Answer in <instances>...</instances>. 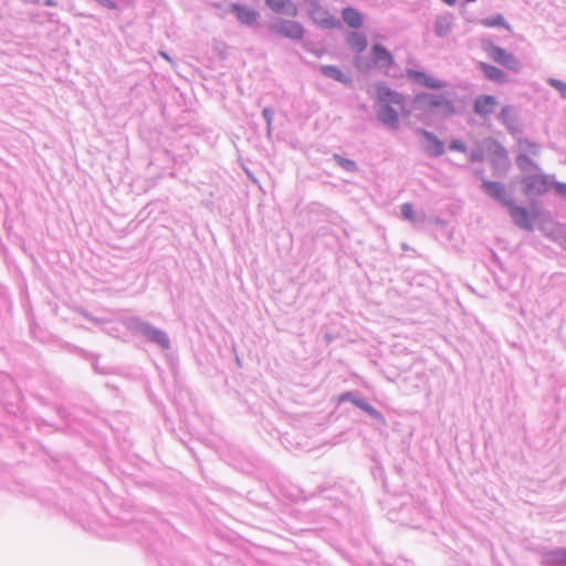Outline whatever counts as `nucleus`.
Segmentation results:
<instances>
[{
  "label": "nucleus",
  "mask_w": 566,
  "mask_h": 566,
  "mask_svg": "<svg viewBox=\"0 0 566 566\" xmlns=\"http://www.w3.org/2000/svg\"><path fill=\"white\" fill-rule=\"evenodd\" d=\"M119 322L133 335L143 337L148 343L158 346L161 350L170 349L171 343L168 334L142 317L136 315L123 316L119 318Z\"/></svg>",
  "instance_id": "f257e3e1"
},
{
  "label": "nucleus",
  "mask_w": 566,
  "mask_h": 566,
  "mask_svg": "<svg viewBox=\"0 0 566 566\" xmlns=\"http://www.w3.org/2000/svg\"><path fill=\"white\" fill-rule=\"evenodd\" d=\"M412 107L416 111L427 113L440 111L443 115H452L454 113V105L448 97L424 92L413 97Z\"/></svg>",
  "instance_id": "f03ea898"
},
{
  "label": "nucleus",
  "mask_w": 566,
  "mask_h": 566,
  "mask_svg": "<svg viewBox=\"0 0 566 566\" xmlns=\"http://www.w3.org/2000/svg\"><path fill=\"white\" fill-rule=\"evenodd\" d=\"M520 182L526 197H541L552 189L553 175L544 174L543 171L525 175L521 178Z\"/></svg>",
  "instance_id": "7ed1b4c3"
},
{
  "label": "nucleus",
  "mask_w": 566,
  "mask_h": 566,
  "mask_svg": "<svg viewBox=\"0 0 566 566\" xmlns=\"http://www.w3.org/2000/svg\"><path fill=\"white\" fill-rule=\"evenodd\" d=\"M482 50L492 61L510 71L518 72L522 67L520 60L513 53L496 45L492 41H482Z\"/></svg>",
  "instance_id": "20e7f679"
},
{
  "label": "nucleus",
  "mask_w": 566,
  "mask_h": 566,
  "mask_svg": "<svg viewBox=\"0 0 566 566\" xmlns=\"http://www.w3.org/2000/svg\"><path fill=\"white\" fill-rule=\"evenodd\" d=\"M307 13L310 19L323 29H339L340 21L329 13L321 0H307Z\"/></svg>",
  "instance_id": "39448f33"
},
{
  "label": "nucleus",
  "mask_w": 566,
  "mask_h": 566,
  "mask_svg": "<svg viewBox=\"0 0 566 566\" xmlns=\"http://www.w3.org/2000/svg\"><path fill=\"white\" fill-rule=\"evenodd\" d=\"M536 207H537V202H531V208L534 212L532 214L527 208L516 205L515 200L513 199L511 201V203H509L505 208L507 209V212H509L513 223L517 228L525 230V231H533L534 230V220L537 217Z\"/></svg>",
  "instance_id": "423d86ee"
},
{
  "label": "nucleus",
  "mask_w": 566,
  "mask_h": 566,
  "mask_svg": "<svg viewBox=\"0 0 566 566\" xmlns=\"http://www.w3.org/2000/svg\"><path fill=\"white\" fill-rule=\"evenodd\" d=\"M270 30L293 41L302 40L305 34V29L300 22L286 19H277L270 25Z\"/></svg>",
  "instance_id": "0eeeda50"
},
{
  "label": "nucleus",
  "mask_w": 566,
  "mask_h": 566,
  "mask_svg": "<svg viewBox=\"0 0 566 566\" xmlns=\"http://www.w3.org/2000/svg\"><path fill=\"white\" fill-rule=\"evenodd\" d=\"M481 189L482 191L500 203L502 207H506L513 200V197L506 191V187L504 184L500 181H492L485 178H481Z\"/></svg>",
  "instance_id": "6e6552de"
},
{
  "label": "nucleus",
  "mask_w": 566,
  "mask_h": 566,
  "mask_svg": "<svg viewBox=\"0 0 566 566\" xmlns=\"http://www.w3.org/2000/svg\"><path fill=\"white\" fill-rule=\"evenodd\" d=\"M340 401L352 402L355 407L365 411L370 418L376 420L379 424H386L384 415L379 410H377L374 406H371L369 402H367L364 398H361L357 392H355V391L344 392L340 396Z\"/></svg>",
  "instance_id": "1a4fd4ad"
},
{
  "label": "nucleus",
  "mask_w": 566,
  "mask_h": 566,
  "mask_svg": "<svg viewBox=\"0 0 566 566\" xmlns=\"http://www.w3.org/2000/svg\"><path fill=\"white\" fill-rule=\"evenodd\" d=\"M416 134L423 138V151L429 157H441L446 151L444 143L436 136L432 132H429L424 128H418Z\"/></svg>",
  "instance_id": "9d476101"
},
{
  "label": "nucleus",
  "mask_w": 566,
  "mask_h": 566,
  "mask_svg": "<svg viewBox=\"0 0 566 566\" xmlns=\"http://www.w3.org/2000/svg\"><path fill=\"white\" fill-rule=\"evenodd\" d=\"M407 77L413 81L416 84L430 90H441L447 85L444 81L437 80L423 71L413 69L407 70Z\"/></svg>",
  "instance_id": "9b49d317"
},
{
  "label": "nucleus",
  "mask_w": 566,
  "mask_h": 566,
  "mask_svg": "<svg viewBox=\"0 0 566 566\" xmlns=\"http://www.w3.org/2000/svg\"><path fill=\"white\" fill-rule=\"evenodd\" d=\"M375 90L378 105H400L403 102V97L400 93L391 90L382 82L377 83Z\"/></svg>",
  "instance_id": "f8f14e48"
},
{
  "label": "nucleus",
  "mask_w": 566,
  "mask_h": 566,
  "mask_svg": "<svg viewBox=\"0 0 566 566\" xmlns=\"http://www.w3.org/2000/svg\"><path fill=\"white\" fill-rule=\"evenodd\" d=\"M230 11L235 15L241 24L247 27H254L260 18L256 10L240 3H232L230 6Z\"/></svg>",
  "instance_id": "ddd939ff"
},
{
  "label": "nucleus",
  "mask_w": 566,
  "mask_h": 566,
  "mask_svg": "<svg viewBox=\"0 0 566 566\" xmlns=\"http://www.w3.org/2000/svg\"><path fill=\"white\" fill-rule=\"evenodd\" d=\"M370 55L374 64L378 67L388 70L395 63L391 52L380 43L373 44Z\"/></svg>",
  "instance_id": "4468645a"
},
{
  "label": "nucleus",
  "mask_w": 566,
  "mask_h": 566,
  "mask_svg": "<svg viewBox=\"0 0 566 566\" xmlns=\"http://www.w3.org/2000/svg\"><path fill=\"white\" fill-rule=\"evenodd\" d=\"M476 67L491 82L504 84L509 81V75L497 66L486 62H478Z\"/></svg>",
  "instance_id": "2eb2a0df"
},
{
  "label": "nucleus",
  "mask_w": 566,
  "mask_h": 566,
  "mask_svg": "<svg viewBox=\"0 0 566 566\" xmlns=\"http://www.w3.org/2000/svg\"><path fill=\"white\" fill-rule=\"evenodd\" d=\"M269 9L277 14L295 18L298 14L297 6L292 0H265Z\"/></svg>",
  "instance_id": "dca6fc26"
},
{
  "label": "nucleus",
  "mask_w": 566,
  "mask_h": 566,
  "mask_svg": "<svg viewBox=\"0 0 566 566\" xmlns=\"http://www.w3.org/2000/svg\"><path fill=\"white\" fill-rule=\"evenodd\" d=\"M497 99L493 95H481L474 99L473 109L481 117H486L494 113Z\"/></svg>",
  "instance_id": "f3484780"
},
{
  "label": "nucleus",
  "mask_w": 566,
  "mask_h": 566,
  "mask_svg": "<svg viewBox=\"0 0 566 566\" xmlns=\"http://www.w3.org/2000/svg\"><path fill=\"white\" fill-rule=\"evenodd\" d=\"M543 566H566V547H556L542 554Z\"/></svg>",
  "instance_id": "a211bd4d"
},
{
  "label": "nucleus",
  "mask_w": 566,
  "mask_h": 566,
  "mask_svg": "<svg viewBox=\"0 0 566 566\" xmlns=\"http://www.w3.org/2000/svg\"><path fill=\"white\" fill-rule=\"evenodd\" d=\"M377 118L384 125L397 128L399 124V114L391 105H379Z\"/></svg>",
  "instance_id": "6ab92c4d"
},
{
  "label": "nucleus",
  "mask_w": 566,
  "mask_h": 566,
  "mask_svg": "<svg viewBox=\"0 0 566 566\" xmlns=\"http://www.w3.org/2000/svg\"><path fill=\"white\" fill-rule=\"evenodd\" d=\"M319 72L334 81H337L344 85L350 86L353 84V78L343 73L342 70L338 66L335 65H321Z\"/></svg>",
  "instance_id": "aec40b11"
},
{
  "label": "nucleus",
  "mask_w": 566,
  "mask_h": 566,
  "mask_svg": "<svg viewBox=\"0 0 566 566\" xmlns=\"http://www.w3.org/2000/svg\"><path fill=\"white\" fill-rule=\"evenodd\" d=\"M345 42L353 51L361 53L368 45L367 36L363 32L350 31L346 34Z\"/></svg>",
  "instance_id": "412c9836"
},
{
  "label": "nucleus",
  "mask_w": 566,
  "mask_h": 566,
  "mask_svg": "<svg viewBox=\"0 0 566 566\" xmlns=\"http://www.w3.org/2000/svg\"><path fill=\"white\" fill-rule=\"evenodd\" d=\"M342 19L352 29H360L364 25V15L354 7L344 8Z\"/></svg>",
  "instance_id": "4be33fe9"
},
{
  "label": "nucleus",
  "mask_w": 566,
  "mask_h": 566,
  "mask_svg": "<svg viewBox=\"0 0 566 566\" xmlns=\"http://www.w3.org/2000/svg\"><path fill=\"white\" fill-rule=\"evenodd\" d=\"M492 147H490V151L493 156L491 164L494 169H499L501 167H506L507 165V151L506 149L496 140H492Z\"/></svg>",
  "instance_id": "5701e85b"
},
{
  "label": "nucleus",
  "mask_w": 566,
  "mask_h": 566,
  "mask_svg": "<svg viewBox=\"0 0 566 566\" xmlns=\"http://www.w3.org/2000/svg\"><path fill=\"white\" fill-rule=\"evenodd\" d=\"M515 164L517 168L526 174L530 175V171H535V174L542 171V168L537 163H535L527 154L521 153L515 158Z\"/></svg>",
  "instance_id": "b1692460"
},
{
  "label": "nucleus",
  "mask_w": 566,
  "mask_h": 566,
  "mask_svg": "<svg viewBox=\"0 0 566 566\" xmlns=\"http://www.w3.org/2000/svg\"><path fill=\"white\" fill-rule=\"evenodd\" d=\"M433 29L437 36L443 38L451 32L452 25L447 17L440 15L436 18Z\"/></svg>",
  "instance_id": "393cba45"
},
{
  "label": "nucleus",
  "mask_w": 566,
  "mask_h": 566,
  "mask_svg": "<svg viewBox=\"0 0 566 566\" xmlns=\"http://www.w3.org/2000/svg\"><path fill=\"white\" fill-rule=\"evenodd\" d=\"M480 23L485 28L501 27L506 30H511L510 24L506 22L505 18L501 13H496L494 15L484 18L480 21Z\"/></svg>",
  "instance_id": "a878e982"
},
{
  "label": "nucleus",
  "mask_w": 566,
  "mask_h": 566,
  "mask_svg": "<svg viewBox=\"0 0 566 566\" xmlns=\"http://www.w3.org/2000/svg\"><path fill=\"white\" fill-rule=\"evenodd\" d=\"M333 159L335 160V163L342 167L343 169H345L346 171H349V172H355L358 170V166L357 164L352 160V159H348V158H345L338 154H335L333 156Z\"/></svg>",
  "instance_id": "bb28decb"
},
{
  "label": "nucleus",
  "mask_w": 566,
  "mask_h": 566,
  "mask_svg": "<svg viewBox=\"0 0 566 566\" xmlns=\"http://www.w3.org/2000/svg\"><path fill=\"white\" fill-rule=\"evenodd\" d=\"M400 212H401V216L405 220H408L412 223L416 222V216H415V210H413V207L410 202H406V203H402L400 206Z\"/></svg>",
  "instance_id": "cd10ccee"
},
{
  "label": "nucleus",
  "mask_w": 566,
  "mask_h": 566,
  "mask_svg": "<svg viewBox=\"0 0 566 566\" xmlns=\"http://www.w3.org/2000/svg\"><path fill=\"white\" fill-rule=\"evenodd\" d=\"M80 313L85 319H87L88 322H92L96 326H102L112 321L111 318H107V317H96L85 310H81Z\"/></svg>",
  "instance_id": "c85d7f7f"
},
{
  "label": "nucleus",
  "mask_w": 566,
  "mask_h": 566,
  "mask_svg": "<svg viewBox=\"0 0 566 566\" xmlns=\"http://www.w3.org/2000/svg\"><path fill=\"white\" fill-rule=\"evenodd\" d=\"M520 147H522L525 151H527L528 154H531L533 156L539 155V146L530 139L521 140Z\"/></svg>",
  "instance_id": "c756f323"
},
{
  "label": "nucleus",
  "mask_w": 566,
  "mask_h": 566,
  "mask_svg": "<svg viewBox=\"0 0 566 566\" xmlns=\"http://www.w3.org/2000/svg\"><path fill=\"white\" fill-rule=\"evenodd\" d=\"M547 84L549 86H552L553 88H555L560 94V96L564 99H566V83L565 82L557 80V78L549 77L547 80Z\"/></svg>",
  "instance_id": "7c9ffc66"
},
{
  "label": "nucleus",
  "mask_w": 566,
  "mask_h": 566,
  "mask_svg": "<svg viewBox=\"0 0 566 566\" xmlns=\"http://www.w3.org/2000/svg\"><path fill=\"white\" fill-rule=\"evenodd\" d=\"M262 117L264 118V120L266 123L268 134L270 135L271 134L272 120H273V117H274V109L271 108V107L263 108Z\"/></svg>",
  "instance_id": "2f4dec72"
},
{
  "label": "nucleus",
  "mask_w": 566,
  "mask_h": 566,
  "mask_svg": "<svg viewBox=\"0 0 566 566\" xmlns=\"http://www.w3.org/2000/svg\"><path fill=\"white\" fill-rule=\"evenodd\" d=\"M511 114H512V107L511 106H504L502 109H501V113H500V119L502 120L503 124H505L509 128H511L512 126V118H511Z\"/></svg>",
  "instance_id": "473e14b6"
},
{
  "label": "nucleus",
  "mask_w": 566,
  "mask_h": 566,
  "mask_svg": "<svg viewBox=\"0 0 566 566\" xmlns=\"http://www.w3.org/2000/svg\"><path fill=\"white\" fill-rule=\"evenodd\" d=\"M469 160L471 163H482L484 160V150L482 148H475L471 150Z\"/></svg>",
  "instance_id": "72a5a7b5"
},
{
  "label": "nucleus",
  "mask_w": 566,
  "mask_h": 566,
  "mask_svg": "<svg viewBox=\"0 0 566 566\" xmlns=\"http://www.w3.org/2000/svg\"><path fill=\"white\" fill-rule=\"evenodd\" d=\"M449 149L450 150H454V151H460V153H467V146L465 144L460 140V139H452L450 143H449Z\"/></svg>",
  "instance_id": "f704fd0d"
},
{
  "label": "nucleus",
  "mask_w": 566,
  "mask_h": 566,
  "mask_svg": "<svg viewBox=\"0 0 566 566\" xmlns=\"http://www.w3.org/2000/svg\"><path fill=\"white\" fill-rule=\"evenodd\" d=\"M552 188L555 189L558 196L566 197V184L557 181L555 175H553Z\"/></svg>",
  "instance_id": "c9c22d12"
},
{
  "label": "nucleus",
  "mask_w": 566,
  "mask_h": 566,
  "mask_svg": "<svg viewBox=\"0 0 566 566\" xmlns=\"http://www.w3.org/2000/svg\"><path fill=\"white\" fill-rule=\"evenodd\" d=\"M95 2H97L98 4H101L102 7L104 8H107L109 10H116L117 9V3L113 0H94Z\"/></svg>",
  "instance_id": "e433bc0d"
},
{
  "label": "nucleus",
  "mask_w": 566,
  "mask_h": 566,
  "mask_svg": "<svg viewBox=\"0 0 566 566\" xmlns=\"http://www.w3.org/2000/svg\"><path fill=\"white\" fill-rule=\"evenodd\" d=\"M327 491H329V490H328V489H326V488H322V489L319 490V495H321L322 497H324V499H326V500H328V501L333 502V496H332V495H329V494H326V493H327ZM332 491H333V492H336V490H332Z\"/></svg>",
  "instance_id": "4c0bfd02"
},
{
  "label": "nucleus",
  "mask_w": 566,
  "mask_h": 566,
  "mask_svg": "<svg viewBox=\"0 0 566 566\" xmlns=\"http://www.w3.org/2000/svg\"><path fill=\"white\" fill-rule=\"evenodd\" d=\"M43 4L46 7H55L57 3L55 0H44Z\"/></svg>",
  "instance_id": "58836bf2"
},
{
  "label": "nucleus",
  "mask_w": 566,
  "mask_h": 566,
  "mask_svg": "<svg viewBox=\"0 0 566 566\" xmlns=\"http://www.w3.org/2000/svg\"><path fill=\"white\" fill-rule=\"evenodd\" d=\"M441 1L448 6H454L457 3V0H441Z\"/></svg>",
  "instance_id": "ea45409f"
},
{
  "label": "nucleus",
  "mask_w": 566,
  "mask_h": 566,
  "mask_svg": "<svg viewBox=\"0 0 566 566\" xmlns=\"http://www.w3.org/2000/svg\"><path fill=\"white\" fill-rule=\"evenodd\" d=\"M102 331H104L105 333H107L111 336H114V332L113 331H108V329H105V328H102Z\"/></svg>",
  "instance_id": "a19ab883"
},
{
  "label": "nucleus",
  "mask_w": 566,
  "mask_h": 566,
  "mask_svg": "<svg viewBox=\"0 0 566 566\" xmlns=\"http://www.w3.org/2000/svg\"><path fill=\"white\" fill-rule=\"evenodd\" d=\"M30 2L33 3V4H40L41 0H30Z\"/></svg>",
  "instance_id": "79ce46f5"
},
{
  "label": "nucleus",
  "mask_w": 566,
  "mask_h": 566,
  "mask_svg": "<svg viewBox=\"0 0 566 566\" xmlns=\"http://www.w3.org/2000/svg\"><path fill=\"white\" fill-rule=\"evenodd\" d=\"M161 55H163L166 60H170V59H169V56H168L166 53L161 52Z\"/></svg>",
  "instance_id": "37998d69"
}]
</instances>
